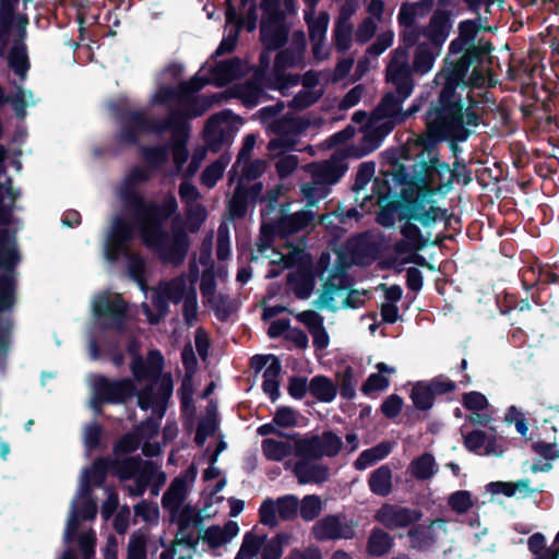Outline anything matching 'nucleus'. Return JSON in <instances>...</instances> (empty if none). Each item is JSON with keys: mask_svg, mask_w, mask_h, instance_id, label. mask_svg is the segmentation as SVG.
<instances>
[{"mask_svg": "<svg viewBox=\"0 0 559 559\" xmlns=\"http://www.w3.org/2000/svg\"><path fill=\"white\" fill-rule=\"evenodd\" d=\"M148 179L147 170L134 166L120 188L119 198L124 211L133 218L145 247L151 249L163 263L179 266L189 252L190 238L177 215V199L169 192L162 202L146 200L135 186Z\"/></svg>", "mask_w": 559, "mask_h": 559, "instance_id": "nucleus-1", "label": "nucleus"}, {"mask_svg": "<svg viewBox=\"0 0 559 559\" xmlns=\"http://www.w3.org/2000/svg\"><path fill=\"white\" fill-rule=\"evenodd\" d=\"M425 122L436 141H444L448 136L467 140L471 130L464 127V104L462 96L439 93L437 100L430 104Z\"/></svg>", "mask_w": 559, "mask_h": 559, "instance_id": "nucleus-2", "label": "nucleus"}, {"mask_svg": "<svg viewBox=\"0 0 559 559\" xmlns=\"http://www.w3.org/2000/svg\"><path fill=\"white\" fill-rule=\"evenodd\" d=\"M165 367V358L160 350L151 349L147 353L146 359L141 355H135L131 361V372L134 380L142 382L148 381V385H158L156 408H158V416L162 418L165 415L168 400L174 391V381L170 372L163 373Z\"/></svg>", "mask_w": 559, "mask_h": 559, "instance_id": "nucleus-3", "label": "nucleus"}, {"mask_svg": "<svg viewBox=\"0 0 559 559\" xmlns=\"http://www.w3.org/2000/svg\"><path fill=\"white\" fill-rule=\"evenodd\" d=\"M111 110L115 117L121 122L115 141L119 145L134 146L139 143L141 134L151 133L163 135L167 133L168 123L171 117L151 118L143 110L127 109L120 104H112Z\"/></svg>", "mask_w": 559, "mask_h": 559, "instance_id": "nucleus-4", "label": "nucleus"}, {"mask_svg": "<svg viewBox=\"0 0 559 559\" xmlns=\"http://www.w3.org/2000/svg\"><path fill=\"white\" fill-rule=\"evenodd\" d=\"M425 148L429 159L420 163V171L416 178L418 186L433 187L436 192H449L453 185L452 168L448 163L440 160L435 142L426 144Z\"/></svg>", "mask_w": 559, "mask_h": 559, "instance_id": "nucleus-5", "label": "nucleus"}, {"mask_svg": "<svg viewBox=\"0 0 559 559\" xmlns=\"http://www.w3.org/2000/svg\"><path fill=\"white\" fill-rule=\"evenodd\" d=\"M29 20L27 14L17 13L14 15V36L12 39L11 48L5 50V55L0 57L5 59L8 67L19 76L24 80L31 68V62L27 55V26Z\"/></svg>", "mask_w": 559, "mask_h": 559, "instance_id": "nucleus-6", "label": "nucleus"}, {"mask_svg": "<svg viewBox=\"0 0 559 559\" xmlns=\"http://www.w3.org/2000/svg\"><path fill=\"white\" fill-rule=\"evenodd\" d=\"M135 230L139 233L134 221L130 222L122 215L112 218L105 239V257L109 262L115 263L129 253Z\"/></svg>", "mask_w": 559, "mask_h": 559, "instance_id": "nucleus-7", "label": "nucleus"}, {"mask_svg": "<svg viewBox=\"0 0 559 559\" xmlns=\"http://www.w3.org/2000/svg\"><path fill=\"white\" fill-rule=\"evenodd\" d=\"M476 58L477 53L474 49L465 50L457 60L450 62L447 68L441 70L437 74V79L443 80V85L439 93L462 96L457 88L460 87L462 91H465L468 87V83H466L467 73L471 67L477 66Z\"/></svg>", "mask_w": 559, "mask_h": 559, "instance_id": "nucleus-8", "label": "nucleus"}, {"mask_svg": "<svg viewBox=\"0 0 559 559\" xmlns=\"http://www.w3.org/2000/svg\"><path fill=\"white\" fill-rule=\"evenodd\" d=\"M476 58L477 53L474 49L465 50L457 60L450 62L447 68L441 70L437 74V79L443 80V85L439 93L462 96L457 88L460 87L462 91H465L468 87V83H466L467 73L471 67L477 66Z\"/></svg>", "mask_w": 559, "mask_h": 559, "instance_id": "nucleus-9", "label": "nucleus"}, {"mask_svg": "<svg viewBox=\"0 0 559 559\" xmlns=\"http://www.w3.org/2000/svg\"><path fill=\"white\" fill-rule=\"evenodd\" d=\"M476 58L477 53L474 49L465 50L457 60L450 62L447 68L441 70L437 74V79L443 80V85L439 93L462 96L457 88L460 87L462 91H465L468 87V83H466L467 73L471 67L477 66Z\"/></svg>", "mask_w": 559, "mask_h": 559, "instance_id": "nucleus-10", "label": "nucleus"}, {"mask_svg": "<svg viewBox=\"0 0 559 559\" xmlns=\"http://www.w3.org/2000/svg\"><path fill=\"white\" fill-rule=\"evenodd\" d=\"M476 58L477 53L474 49L465 50L457 60L450 62L447 68L441 70L437 74V79L443 80V85L439 93L462 96L457 88L460 87L462 91H465L468 87V83H466L467 73L471 67L477 66Z\"/></svg>", "mask_w": 559, "mask_h": 559, "instance_id": "nucleus-11", "label": "nucleus"}, {"mask_svg": "<svg viewBox=\"0 0 559 559\" xmlns=\"http://www.w3.org/2000/svg\"><path fill=\"white\" fill-rule=\"evenodd\" d=\"M93 391L97 397L108 404H123L136 393V385L130 378L109 379L99 374L96 377Z\"/></svg>", "mask_w": 559, "mask_h": 559, "instance_id": "nucleus-12", "label": "nucleus"}, {"mask_svg": "<svg viewBox=\"0 0 559 559\" xmlns=\"http://www.w3.org/2000/svg\"><path fill=\"white\" fill-rule=\"evenodd\" d=\"M312 533L319 542L352 539L356 535L354 522L346 521L343 514H329L320 519Z\"/></svg>", "mask_w": 559, "mask_h": 559, "instance_id": "nucleus-13", "label": "nucleus"}, {"mask_svg": "<svg viewBox=\"0 0 559 559\" xmlns=\"http://www.w3.org/2000/svg\"><path fill=\"white\" fill-rule=\"evenodd\" d=\"M280 236V213L275 215L271 222H262L260 234L257 241V252L247 245H237L239 258L246 257L250 262L257 261L259 255L269 258L267 252L272 249L274 252L280 253L274 247L275 238Z\"/></svg>", "mask_w": 559, "mask_h": 559, "instance_id": "nucleus-14", "label": "nucleus"}, {"mask_svg": "<svg viewBox=\"0 0 559 559\" xmlns=\"http://www.w3.org/2000/svg\"><path fill=\"white\" fill-rule=\"evenodd\" d=\"M93 312L96 318H106L109 320L105 328L120 330L127 319L128 305L120 295L110 298L108 294L98 295L93 301Z\"/></svg>", "mask_w": 559, "mask_h": 559, "instance_id": "nucleus-15", "label": "nucleus"}, {"mask_svg": "<svg viewBox=\"0 0 559 559\" xmlns=\"http://www.w3.org/2000/svg\"><path fill=\"white\" fill-rule=\"evenodd\" d=\"M423 515L424 513L419 509L384 503L376 512L374 520L388 530H395L416 524L421 520Z\"/></svg>", "mask_w": 559, "mask_h": 559, "instance_id": "nucleus-16", "label": "nucleus"}, {"mask_svg": "<svg viewBox=\"0 0 559 559\" xmlns=\"http://www.w3.org/2000/svg\"><path fill=\"white\" fill-rule=\"evenodd\" d=\"M250 368L259 373L263 370L262 389L275 401L280 396V357L269 355H254L250 358Z\"/></svg>", "mask_w": 559, "mask_h": 559, "instance_id": "nucleus-17", "label": "nucleus"}, {"mask_svg": "<svg viewBox=\"0 0 559 559\" xmlns=\"http://www.w3.org/2000/svg\"><path fill=\"white\" fill-rule=\"evenodd\" d=\"M177 513L178 516L176 522L178 525V532L176 534L175 543L195 549L200 540V535L195 534L193 531H189V528L191 526L194 528H201L203 524V516L200 511L190 504H186Z\"/></svg>", "mask_w": 559, "mask_h": 559, "instance_id": "nucleus-18", "label": "nucleus"}, {"mask_svg": "<svg viewBox=\"0 0 559 559\" xmlns=\"http://www.w3.org/2000/svg\"><path fill=\"white\" fill-rule=\"evenodd\" d=\"M253 80L273 91H280V49L263 47Z\"/></svg>", "mask_w": 559, "mask_h": 559, "instance_id": "nucleus-19", "label": "nucleus"}, {"mask_svg": "<svg viewBox=\"0 0 559 559\" xmlns=\"http://www.w3.org/2000/svg\"><path fill=\"white\" fill-rule=\"evenodd\" d=\"M223 97H225V93L213 94L211 97L192 98L190 96L188 99L183 100L186 103L185 108L169 107L166 117L177 119V121L187 127V132H190L191 126L189 120L203 116L214 102H219Z\"/></svg>", "mask_w": 559, "mask_h": 559, "instance_id": "nucleus-20", "label": "nucleus"}, {"mask_svg": "<svg viewBox=\"0 0 559 559\" xmlns=\"http://www.w3.org/2000/svg\"><path fill=\"white\" fill-rule=\"evenodd\" d=\"M436 193V188L419 186L417 191H408L403 189L397 202L401 207L399 213V221H413L414 216H417L429 203L428 197Z\"/></svg>", "mask_w": 559, "mask_h": 559, "instance_id": "nucleus-21", "label": "nucleus"}, {"mask_svg": "<svg viewBox=\"0 0 559 559\" xmlns=\"http://www.w3.org/2000/svg\"><path fill=\"white\" fill-rule=\"evenodd\" d=\"M451 13L445 10L437 9L428 24L423 28L421 34L428 39V44L435 46V48L442 49L443 44L448 39L452 29Z\"/></svg>", "mask_w": 559, "mask_h": 559, "instance_id": "nucleus-22", "label": "nucleus"}, {"mask_svg": "<svg viewBox=\"0 0 559 559\" xmlns=\"http://www.w3.org/2000/svg\"><path fill=\"white\" fill-rule=\"evenodd\" d=\"M167 132H170V140L167 145L171 150L175 167L180 171L189 158L187 144L190 132H187V127L177 121V119L170 120Z\"/></svg>", "mask_w": 559, "mask_h": 559, "instance_id": "nucleus-23", "label": "nucleus"}, {"mask_svg": "<svg viewBox=\"0 0 559 559\" xmlns=\"http://www.w3.org/2000/svg\"><path fill=\"white\" fill-rule=\"evenodd\" d=\"M413 73L409 63L390 61L385 69V80L395 87L396 94L409 97L415 87Z\"/></svg>", "mask_w": 559, "mask_h": 559, "instance_id": "nucleus-24", "label": "nucleus"}, {"mask_svg": "<svg viewBox=\"0 0 559 559\" xmlns=\"http://www.w3.org/2000/svg\"><path fill=\"white\" fill-rule=\"evenodd\" d=\"M234 112L230 109H224L213 114L205 122L204 141L209 150L218 153L225 143V131L222 129L224 123L230 121Z\"/></svg>", "mask_w": 559, "mask_h": 559, "instance_id": "nucleus-25", "label": "nucleus"}, {"mask_svg": "<svg viewBox=\"0 0 559 559\" xmlns=\"http://www.w3.org/2000/svg\"><path fill=\"white\" fill-rule=\"evenodd\" d=\"M400 233L403 238L395 241L393 245V250L399 255L418 252L428 245V238H426L420 228L411 221H405L400 228Z\"/></svg>", "mask_w": 559, "mask_h": 559, "instance_id": "nucleus-26", "label": "nucleus"}, {"mask_svg": "<svg viewBox=\"0 0 559 559\" xmlns=\"http://www.w3.org/2000/svg\"><path fill=\"white\" fill-rule=\"evenodd\" d=\"M522 283L526 289L537 287L538 290L551 284L559 285V271L549 264L536 263L522 272Z\"/></svg>", "mask_w": 559, "mask_h": 559, "instance_id": "nucleus-27", "label": "nucleus"}, {"mask_svg": "<svg viewBox=\"0 0 559 559\" xmlns=\"http://www.w3.org/2000/svg\"><path fill=\"white\" fill-rule=\"evenodd\" d=\"M248 66L239 57H233L217 62L211 73L217 86H224L247 74Z\"/></svg>", "mask_w": 559, "mask_h": 559, "instance_id": "nucleus-28", "label": "nucleus"}, {"mask_svg": "<svg viewBox=\"0 0 559 559\" xmlns=\"http://www.w3.org/2000/svg\"><path fill=\"white\" fill-rule=\"evenodd\" d=\"M293 472L301 485L323 484L330 478V468L325 464L299 460L295 463Z\"/></svg>", "mask_w": 559, "mask_h": 559, "instance_id": "nucleus-29", "label": "nucleus"}, {"mask_svg": "<svg viewBox=\"0 0 559 559\" xmlns=\"http://www.w3.org/2000/svg\"><path fill=\"white\" fill-rule=\"evenodd\" d=\"M288 203H282V239L306 229L314 219L313 212L309 210L288 214Z\"/></svg>", "mask_w": 559, "mask_h": 559, "instance_id": "nucleus-30", "label": "nucleus"}, {"mask_svg": "<svg viewBox=\"0 0 559 559\" xmlns=\"http://www.w3.org/2000/svg\"><path fill=\"white\" fill-rule=\"evenodd\" d=\"M348 169L344 155L337 151L332 154L330 159L322 163L317 169L314 177L326 185H335L345 175Z\"/></svg>", "mask_w": 559, "mask_h": 559, "instance_id": "nucleus-31", "label": "nucleus"}, {"mask_svg": "<svg viewBox=\"0 0 559 559\" xmlns=\"http://www.w3.org/2000/svg\"><path fill=\"white\" fill-rule=\"evenodd\" d=\"M282 439L294 442V452L297 457L305 461L320 460V440L318 435L300 437L299 433H286L282 431Z\"/></svg>", "mask_w": 559, "mask_h": 559, "instance_id": "nucleus-32", "label": "nucleus"}, {"mask_svg": "<svg viewBox=\"0 0 559 559\" xmlns=\"http://www.w3.org/2000/svg\"><path fill=\"white\" fill-rule=\"evenodd\" d=\"M287 285L298 299L309 298L316 285L313 267H299L288 273Z\"/></svg>", "mask_w": 559, "mask_h": 559, "instance_id": "nucleus-33", "label": "nucleus"}, {"mask_svg": "<svg viewBox=\"0 0 559 559\" xmlns=\"http://www.w3.org/2000/svg\"><path fill=\"white\" fill-rule=\"evenodd\" d=\"M19 1L0 0V57L5 55L13 33L14 15Z\"/></svg>", "mask_w": 559, "mask_h": 559, "instance_id": "nucleus-34", "label": "nucleus"}, {"mask_svg": "<svg viewBox=\"0 0 559 559\" xmlns=\"http://www.w3.org/2000/svg\"><path fill=\"white\" fill-rule=\"evenodd\" d=\"M440 52V48L437 49L435 46L426 41L417 44L414 51L413 62L411 64L414 73L419 75L427 74L432 69Z\"/></svg>", "mask_w": 559, "mask_h": 559, "instance_id": "nucleus-35", "label": "nucleus"}, {"mask_svg": "<svg viewBox=\"0 0 559 559\" xmlns=\"http://www.w3.org/2000/svg\"><path fill=\"white\" fill-rule=\"evenodd\" d=\"M187 481L182 477H176L163 495L162 506L171 513L173 519L179 512L187 498Z\"/></svg>", "mask_w": 559, "mask_h": 559, "instance_id": "nucleus-36", "label": "nucleus"}, {"mask_svg": "<svg viewBox=\"0 0 559 559\" xmlns=\"http://www.w3.org/2000/svg\"><path fill=\"white\" fill-rule=\"evenodd\" d=\"M111 472L122 481L132 479L145 465V461L140 455L128 456L124 459L109 457Z\"/></svg>", "mask_w": 559, "mask_h": 559, "instance_id": "nucleus-37", "label": "nucleus"}, {"mask_svg": "<svg viewBox=\"0 0 559 559\" xmlns=\"http://www.w3.org/2000/svg\"><path fill=\"white\" fill-rule=\"evenodd\" d=\"M435 521H430L429 524H413V527L408 531L407 536L411 540V545L417 550H427L432 547L437 537L433 530Z\"/></svg>", "mask_w": 559, "mask_h": 559, "instance_id": "nucleus-38", "label": "nucleus"}, {"mask_svg": "<svg viewBox=\"0 0 559 559\" xmlns=\"http://www.w3.org/2000/svg\"><path fill=\"white\" fill-rule=\"evenodd\" d=\"M368 486L372 493L379 497H388L392 492V469L384 464L371 472Z\"/></svg>", "mask_w": 559, "mask_h": 559, "instance_id": "nucleus-39", "label": "nucleus"}, {"mask_svg": "<svg viewBox=\"0 0 559 559\" xmlns=\"http://www.w3.org/2000/svg\"><path fill=\"white\" fill-rule=\"evenodd\" d=\"M392 451V445L388 441H382L379 444L364 450L357 460L354 462V466L358 471L366 469L367 467L376 464L377 462L385 459Z\"/></svg>", "mask_w": 559, "mask_h": 559, "instance_id": "nucleus-40", "label": "nucleus"}, {"mask_svg": "<svg viewBox=\"0 0 559 559\" xmlns=\"http://www.w3.org/2000/svg\"><path fill=\"white\" fill-rule=\"evenodd\" d=\"M309 393L320 402L330 403L337 394V386L326 376H314L309 382Z\"/></svg>", "mask_w": 559, "mask_h": 559, "instance_id": "nucleus-41", "label": "nucleus"}, {"mask_svg": "<svg viewBox=\"0 0 559 559\" xmlns=\"http://www.w3.org/2000/svg\"><path fill=\"white\" fill-rule=\"evenodd\" d=\"M376 368L378 372L369 374L361 386V392L365 395L388 389L390 380L384 376V373L391 374L395 372V368L388 366L385 362H378Z\"/></svg>", "mask_w": 559, "mask_h": 559, "instance_id": "nucleus-42", "label": "nucleus"}, {"mask_svg": "<svg viewBox=\"0 0 559 559\" xmlns=\"http://www.w3.org/2000/svg\"><path fill=\"white\" fill-rule=\"evenodd\" d=\"M393 538L385 531L374 527L367 540V552L372 557H382L393 547Z\"/></svg>", "mask_w": 559, "mask_h": 559, "instance_id": "nucleus-43", "label": "nucleus"}, {"mask_svg": "<svg viewBox=\"0 0 559 559\" xmlns=\"http://www.w3.org/2000/svg\"><path fill=\"white\" fill-rule=\"evenodd\" d=\"M408 97H403L393 92H388L381 98L376 108V112L380 114L382 118H393L399 121L402 112V104Z\"/></svg>", "mask_w": 559, "mask_h": 559, "instance_id": "nucleus-44", "label": "nucleus"}, {"mask_svg": "<svg viewBox=\"0 0 559 559\" xmlns=\"http://www.w3.org/2000/svg\"><path fill=\"white\" fill-rule=\"evenodd\" d=\"M525 490L526 495L530 496L533 492H542L543 489H531L530 479H520L515 483L512 481H491L488 484V490L493 495L502 493L506 497H513L516 490Z\"/></svg>", "mask_w": 559, "mask_h": 559, "instance_id": "nucleus-45", "label": "nucleus"}, {"mask_svg": "<svg viewBox=\"0 0 559 559\" xmlns=\"http://www.w3.org/2000/svg\"><path fill=\"white\" fill-rule=\"evenodd\" d=\"M111 471L109 456L96 457L92 465L84 471V478L90 480L95 487H100L106 481L108 473Z\"/></svg>", "mask_w": 559, "mask_h": 559, "instance_id": "nucleus-46", "label": "nucleus"}, {"mask_svg": "<svg viewBox=\"0 0 559 559\" xmlns=\"http://www.w3.org/2000/svg\"><path fill=\"white\" fill-rule=\"evenodd\" d=\"M409 397L418 411H429L435 404V397L426 380L417 381L411 391Z\"/></svg>", "mask_w": 559, "mask_h": 559, "instance_id": "nucleus-47", "label": "nucleus"}, {"mask_svg": "<svg viewBox=\"0 0 559 559\" xmlns=\"http://www.w3.org/2000/svg\"><path fill=\"white\" fill-rule=\"evenodd\" d=\"M157 474V464L153 461H145L143 469H141L134 478V487L129 489V493L132 497H142L146 491L150 483L155 478Z\"/></svg>", "mask_w": 559, "mask_h": 559, "instance_id": "nucleus-48", "label": "nucleus"}, {"mask_svg": "<svg viewBox=\"0 0 559 559\" xmlns=\"http://www.w3.org/2000/svg\"><path fill=\"white\" fill-rule=\"evenodd\" d=\"M436 461L431 453H424L414 459L409 465L412 475L417 480H427L435 474Z\"/></svg>", "mask_w": 559, "mask_h": 559, "instance_id": "nucleus-49", "label": "nucleus"}, {"mask_svg": "<svg viewBox=\"0 0 559 559\" xmlns=\"http://www.w3.org/2000/svg\"><path fill=\"white\" fill-rule=\"evenodd\" d=\"M260 40L266 49H280V21H261Z\"/></svg>", "mask_w": 559, "mask_h": 559, "instance_id": "nucleus-50", "label": "nucleus"}, {"mask_svg": "<svg viewBox=\"0 0 559 559\" xmlns=\"http://www.w3.org/2000/svg\"><path fill=\"white\" fill-rule=\"evenodd\" d=\"M229 159L222 155L215 162L207 165L201 174V183L209 189L215 187L223 177Z\"/></svg>", "mask_w": 559, "mask_h": 559, "instance_id": "nucleus-51", "label": "nucleus"}, {"mask_svg": "<svg viewBox=\"0 0 559 559\" xmlns=\"http://www.w3.org/2000/svg\"><path fill=\"white\" fill-rule=\"evenodd\" d=\"M328 16L320 15L318 19L311 21L308 25L310 40L313 41V55L316 58L319 57L322 41L324 40L328 29Z\"/></svg>", "mask_w": 559, "mask_h": 559, "instance_id": "nucleus-52", "label": "nucleus"}, {"mask_svg": "<svg viewBox=\"0 0 559 559\" xmlns=\"http://www.w3.org/2000/svg\"><path fill=\"white\" fill-rule=\"evenodd\" d=\"M320 440V454L323 456L335 457L343 448L342 439L332 430H324L318 435Z\"/></svg>", "mask_w": 559, "mask_h": 559, "instance_id": "nucleus-53", "label": "nucleus"}, {"mask_svg": "<svg viewBox=\"0 0 559 559\" xmlns=\"http://www.w3.org/2000/svg\"><path fill=\"white\" fill-rule=\"evenodd\" d=\"M389 162L392 165V170L385 171L383 175L384 177L391 176V180L395 183V186L418 185L416 179L417 175L415 177H411L405 165L400 163L396 157H389Z\"/></svg>", "mask_w": 559, "mask_h": 559, "instance_id": "nucleus-54", "label": "nucleus"}, {"mask_svg": "<svg viewBox=\"0 0 559 559\" xmlns=\"http://www.w3.org/2000/svg\"><path fill=\"white\" fill-rule=\"evenodd\" d=\"M292 267H296V270L299 267L312 269L311 255L299 248H294L287 254L282 253V271Z\"/></svg>", "mask_w": 559, "mask_h": 559, "instance_id": "nucleus-55", "label": "nucleus"}, {"mask_svg": "<svg viewBox=\"0 0 559 559\" xmlns=\"http://www.w3.org/2000/svg\"><path fill=\"white\" fill-rule=\"evenodd\" d=\"M169 157L168 145H155L143 148V158L147 166L157 169L167 163Z\"/></svg>", "mask_w": 559, "mask_h": 559, "instance_id": "nucleus-56", "label": "nucleus"}, {"mask_svg": "<svg viewBox=\"0 0 559 559\" xmlns=\"http://www.w3.org/2000/svg\"><path fill=\"white\" fill-rule=\"evenodd\" d=\"M322 511V501L317 495H307L300 501L299 514L306 522L317 519Z\"/></svg>", "mask_w": 559, "mask_h": 559, "instance_id": "nucleus-57", "label": "nucleus"}, {"mask_svg": "<svg viewBox=\"0 0 559 559\" xmlns=\"http://www.w3.org/2000/svg\"><path fill=\"white\" fill-rule=\"evenodd\" d=\"M228 213L233 218H242L248 211V199L242 192V183L239 182L235 188L234 194L227 205Z\"/></svg>", "mask_w": 559, "mask_h": 559, "instance_id": "nucleus-58", "label": "nucleus"}, {"mask_svg": "<svg viewBox=\"0 0 559 559\" xmlns=\"http://www.w3.org/2000/svg\"><path fill=\"white\" fill-rule=\"evenodd\" d=\"M185 100L180 86L177 87L170 85H162L153 97V104L158 106H167V110L171 106L173 102Z\"/></svg>", "mask_w": 559, "mask_h": 559, "instance_id": "nucleus-59", "label": "nucleus"}, {"mask_svg": "<svg viewBox=\"0 0 559 559\" xmlns=\"http://www.w3.org/2000/svg\"><path fill=\"white\" fill-rule=\"evenodd\" d=\"M282 338L292 342L297 348L305 349L308 346V335L300 328H292L288 319L282 318Z\"/></svg>", "mask_w": 559, "mask_h": 559, "instance_id": "nucleus-60", "label": "nucleus"}, {"mask_svg": "<svg viewBox=\"0 0 559 559\" xmlns=\"http://www.w3.org/2000/svg\"><path fill=\"white\" fill-rule=\"evenodd\" d=\"M209 306L214 311L215 317L221 322H226L231 313L233 308L229 302V296L224 294H216L215 296H212L207 300Z\"/></svg>", "mask_w": 559, "mask_h": 559, "instance_id": "nucleus-61", "label": "nucleus"}, {"mask_svg": "<svg viewBox=\"0 0 559 559\" xmlns=\"http://www.w3.org/2000/svg\"><path fill=\"white\" fill-rule=\"evenodd\" d=\"M141 444V436L130 431L121 436L114 444L112 452L116 456L135 452Z\"/></svg>", "mask_w": 559, "mask_h": 559, "instance_id": "nucleus-62", "label": "nucleus"}, {"mask_svg": "<svg viewBox=\"0 0 559 559\" xmlns=\"http://www.w3.org/2000/svg\"><path fill=\"white\" fill-rule=\"evenodd\" d=\"M147 538L144 534L134 532L128 543L127 559H146Z\"/></svg>", "mask_w": 559, "mask_h": 559, "instance_id": "nucleus-63", "label": "nucleus"}, {"mask_svg": "<svg viewBox=\"0 0 559 559\" xmlns=\"http://www.w3.org/2000/svg\"><path fill=\"white\" fill-rule=\"evenodd\" d=\"M448 504L455 513L465 514L474 506L472 493L467 490H457L450 495Z\"/></svg>", "mask_w": 559, "mask_h": 559, "instance_id": "nucleus-64", "label": "nucleus"}]
</instances>
